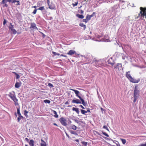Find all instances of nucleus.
<instances>
[{"label": "nucleus", "mask_w": 146, "mask_h": 146, "mask_svg": "<svg viewBox=\"0 0 146 146\" xmlns=\"http://www.w3.org/2000/svg\"><path fill=\"white\" fill-rule=\"evenodd\" d=\"M122 67V64L121 63H117V64L114 66V68L115 69H118L119 70H121L120 68Z\"/></svg>", "instance_id": "1a4fd4ad"}, {"label": "nucleus", "mask_w": 146, "mask_h": 146, "mask_svg": "<svg viewBox=\"0 0 146 146\" xmlns=\"http://www.w3.org/2000/svg\"><path fill=\"white\" fill-rule=\"evenodd\" d=\"M104 41H105V42H108V39H107L106 40H104Z\"/></svg>", "instance_id": "680f3d73"}, {"label": "nucleus", "mask_w": 146, "mask_h": 146, "mask_svg": "<svg viewBox=\"0 0 146 146\" xmlns=\"http://www.w3.org/2000/svg\"><path fill=\"white\" fill-rule=\"evenodd\" d=\"M71 128L74 130H76L77 127L74 125H73L71 126Z\"/></svg>", "instance_id": "cd10ccee"}, {"label": "nucleus", "mask_w": 146, "mask_h": 146, "mask_svg": "<svg viewBox=\"0 0 146 146\" xmlns=\"http://www.w3.org/2000/svg\"><path fill=\"white\" fill-rule=\"evenodd\" d=\"M69 104V102L68 101H67L65 103V104L66 105H67V104Z\"/></svg>", "instance_id": "bf43d9fd"}, {"label": "nucleus", "mask_w": 146, "mask_h": 146, "mask_svg": "<svg viewBox=\"0 0 146 146\" xmlns=\"http://www.w3.org/2000/svg\"><path fill=\"white\" fill-rule=\"evenodd\" d=\"M139 91L137 90V88L135 87L134 90V100L133 101L134 103L136 102L137 99L139 97Z\"/></svg>", "instance_id": "7ed1b4c3"}, {"label": "nucleus", "mask_w": 146, "mask_h": 146, "mask_svg": "<svg viewBox=\"0 0 146 146\" xmlns=\"http://www.w3.org/2000/svg\"><path fill=\"white\" fill-rule=\"evenodd\" d=\"M109 2L111 3L113 2V1L112 0H110Z\"/></svg>", "instance_id": "e2e57ef3"}, {"label": "nucleus", "mask_w": 146, "mask_h": 146, "mask_svg": "<svg viewBox=\"0 0 146 146\" xmlns=\"http://www.w3.org/2000/svg\"><path fill=\"white\" fill-rule=\"evenodd\" d=\"M95 12H93L92 14L91 15H90V18L94 16L95 15Z\"/></svg>", "instance_id": "a19ab883"}, {"label": "nucleus", "mask_w": 146, "mask_h": 146, "mask_svg": "<svg viewBox=\"0 0 146 146\" xmlns=\"http://www.w3.org/2000/svg\"><path fill=\"white\" fill-rule=\"evenodd\" d=\"M5 4V5H4L6 7H8V5L6 3H5V4Z\"/></svg>", "instance_id": "052dcab7"}, {"label": "nucleus", "mask_w": 146, "mask_h": 146, "mask_svg": "<svg viewBox=\"0 0 146 146\" xmlns=\"http://www.w3.org/2000/svg\"><path fill=\"white\" fill-rule=\"evenodd\" d=\"M70 132L71 134H74V135H77V133L76 132H75L74 131H70Z\"/></svg>", "instance_id": "4c0bfd02"}, {"label": "nucleus", "mask_w": 146, "mask_h": 146, "mask_svg": "<svg viewBox=\"0 0 146 146\" xmlns=\"http://www.w3.org/2000/svg\"><path fill=\"white\" fill-rule=\"evenodd\" d=\"M37 10V9H34L33 12V13L34 14H35L36 13Z\"/></svg>", "instance_id": "a18cd8bd"}, {"label": "nucleus", "mask_w": 146, "mask_h": 146, "mask_svg": "<svg viewBox=\"0 0 146 146\" xmlns=\"http://www.w3.org/2000/svg\"><path fill=\"white\" fill-rule=\"evenodd\" d=\"M7 2V0H3L1 3L2 4H4L6 3Z\"/></svg>", "instance_id": "ea45409f"}, {"label": "nucleus", "mask_w": 146, "mask_h": 146, "mask_svg": "<svg viewBox=\"0 0 146 146\" xmlns=\"http://www.w3.org/2000/svg\"><path fill=\"white\" fill-rule=\"evenodd\" d=\"M21 86V84L19 82H16L15 85V87L16 88H19Z\"/></svg>", "instance_id": "2eb2a0df"}, {"label": "nucleus", "mask_w": 146, "mask_h": 146, "mask_svg": "<svg viewBox=\"0 0 146 146\" xmlns=\"http://www.w3.org/2000/svg\"><path fill=\"white\" fill-rule=\"evenodd\" d=\"M80 106L83 109H85V108L82 105H80Z\"/></svg>", "instance_id": "6e6d98bb"}, {"label": "nucleus", "mask_w": 146, "mask_h": 146, "mask_svg": "<svg viewBox=\"0 0 146 146\" xmlns=\"http://www.w3.org/2000/svg\"><path fill=\"white\" fill-rule=\"evenodd\" d=\"M83 21L84 22H85L86 23H87V22H88V20L87 19H83Z\"/></svg>", "instance_id": "de8ad7c7"}, {"label": "nucleus", "mask_w": 146, "mask_h": 146, "mask_svg": "<svg viewBox=\"0 0 146 146\" xmlns=\"http://www.w3.org/2000/svg\"><path fill=\"white\" fill-rule=\"evenodd\" d=\"M53 125H56V126H58V125L56 123H53Z\"/></svg>", "instance_id": "338daca9"}, {"label": "nucleus", "mask_w": 146, "mask_h": 146, "mask_svg": "<svg viewBox=\"0 0 146 146\" xmlns=\"http://www.w3.org/2000/svg\"><path fill=\"white\" fill-rule=\"evenodd\" d=\"M104 62V60L103 59L98 60H95L93 61V63H95L97 66L100 67L103 65Z\"/></svg>", "instance_id": "39448f33"}, {"label": "nucleus", "mask_w": 146, "mask_h": 146, "mask_svg": "<svg viewBox=\"0 0 146 146\" xmlns=\"http://www.w3.org/2000/svg\"><path fill=\"white\" fill-rule=\"evenodd\" d=\"M34 141L33 140H31L29 142V144L30 146H34Z\"/></svg>", "instance_id": "4468645a"}, {"label": "nucleus", "mask_w": 146, "mask_h": 146, "mask_svg": "<svg viewBox=\"0 0 146 146\" xmlns=\"http://www.w3.org/2000/svg\"><path fill=\"white\" fill-rule=\"evenodd\" d=\"M124 48L125 49H128L131 48V46L128 44H124Z\"/></svg>", "instance_id": "412c9836"}, {"label": "nucleus", "mask_w": 146, "mask_h": 146, "mask_svg": "<svg viewBox=\"0 0 146 146\" xmlns=\"http://www.w3.org/2000/svg\"><path fill=\"white\" fill-rule=\"evenodd\" d=\"M15 94H12L11 92H10L9 94H8V96L10 98H11V97H12L13 96H14V95H15Z\"/></svg>", "instance_id": "a878e982"}, {"label": "nucleus", "mask_w": 146, "mask_h": 146, "mask_svg": "<svg viewBox=\"0 0 146 146\" xmlns=\"http://www.w3.org/2000/svg\"><path fill=\"white\" fill-rule=\"evenodd\" d=\"M79 25L82 27H83L84 28V30H85V29H86V26L83 23H80V24H79Z\"/></svg>", "instance_id": "aec40b11"}, {"label": "nucleus", "mask_w": 146, "mask_h": 146, "mask_svg": "<svg viewBox=\"0 0 146 146\" xmlns=\"http://www.w3.org/2000/svg\"><path fill=\"white\" fill-rule=\"evenodd\" d=\"M72 103H76L77 104L82 103V102L80 100L76 99H73L72 100Z\"/></svg>", "instance_id": "6e6552de"}, {"label": "nucleus", "mask_w": 146, "mask_h": 146, "mask_svg": "<svg viewBox=\"0 0 146 146\" xmlns=\"http://www.w3.org/2000/svg\"><path fill=\"white\" fill-rule=\"evenodd\" d=\"M116 145L117 146H120V144L119 143L117 144Z\"/></svg>", "instance_id": "774afa93"}, {"label": "nucleus", "mask_w": 146, "mask_h": 146, "mask_svg": "<svg viewBox=\"0 0 146 146\" xmlns=\"http://www.w3.org/2000/svg\"><path fill=\"white\" fill-rule=\"evenodd\" d=\"M24 114L26 117H28V115H27V113H26V114L25 113V114Z\"/></svg>", "instance_id": "69168bd1"}, {"label": "nucleus", "mask_w": 146, "mask_h": 146, "mask_svg": "<svg viewBox=\"0 0 146 146\" xmlns=\"http://www.w3.org/2000/svg\"><path fill=\"white\" fill-rule=\"evenodd\" d=\"M13 73L15 74V75L16 76V79H18L20 78V76L19 75L17 74V73L15 72H13Z\"/></svg>", "instance_id": "bb28decb"}, {"label": "nucleus", "mask_w": 146, "mask_h": 146, "mask_svg": "<svg viewBox=\"0 0 146 146\" xmlns=\"http://www.w3.org/2000/svg\"><path fill=\"white\" fill-rule=\"evenodd\" d=\"M129 71L127 72L126 73V76L130 82L133 83H137L140 81V80L139 78L136 80L135 79L133 78L131 76L130 74H129Z\"/></svg>", "instance_id": "f257e3e1"}, {"label": "nucleus", "mask_w": 146, "mask_h": 146, "mask_svg": "<svg viewBox=\"0 0 146 146\" xmlns=\"http://www.w3.org/2000/svg\"><path fill=\"white\" fill-rule=\"evenodd\" d=\"M66 136L67 137H68L69 138H70V137L69 136V135H68L66 133Z\"/></svg>", "instance_id": "4d7b16f0"}, {"label": "nucleus", "mask_w": 146, "mask_h": 146, "mask_svg": "<svg viewBox=\"0 0 146 146\" xmlns=\"http://www.w3.org/2000/svg\"><path fill=\"white\" fill-rule=\"evenodd\" d=\"M42 143H41V146H46V143L43 140L41 139Z\"/></svg>", "instance_id": "f3484780"}, {"label": "nucleus", "mask_w": 146, "mask_h": 146, "mask_svg": "<svg viewBox=\"0 0 146 146\" xmlns=\"http://www.w3.org/2000/svg\"><path fill=\"white\" fill-rule=\"evenodd\" d=\"M86 19H87L88 21L90 20L91 18L90 17V15H87L86 16Z\"/></svg>", "instance_id": "e433bc0d"}, {"label": "nucleus", "mask_w": 146, "mask_h": 146, "mask_svg": "<svg viewBox=\"0 0 146 146\" xmlns=\"http://www.w3.org/2000/svg\"><path fill=\"white\" fill-rule=\"evenodd\" d=\"M28 113V111H27V110H25L24 111V114H26V113Z\"/></svg>", "instance_id": "3c124183"}, {"label": "nucleus", "mask_w": 146, "mask_h": 146, "mask_svg": "<svg viewBox=\"0 0 146 146\" xmlns=\"http://www.w3.org/2000/svg\"><path fill=\"white\" fill-rule=\"evenodd\" d=\"M25 140L27 142H29V139L28 138H26L25 139Z\"/></svg>", "instance_id": "864d4df0"}, {"label": "nucleus", "mask_w": 146, "mask_h": 146, "mask_svg": "<svg viewBox=\"0 0 146 146\" xmlns=\"http://www.w3.org/2000/svg\"><path fill=\"white\" fill-rule=\"evenodd\" d=\"M10 25H11V26L9 27V29H11L12 30V29H13V25H12L11 23H10Z\"/></svg>", "instance_id": "393cba45"}, {"label": "nucleus", "mask_w": 146, "mask_h": 146, "mask_svg": "<svg viewBox=\"0 0 146 146\" xmlns=\"http://www.w3.org/2000/svg\"><path fill=\"white\" fill-rule=\"evenodd\" d=\"M81 113L83 114H85L86 113H87V111H86L83 110H81Z\"/></svg>", "instance_id": "c85d7f7f"}, {"label": "nucleus", "mask_w": 146, "mask_h": 146, "mask_svg": "<svg viewBox=\"0 0 146 146\" xmlns=\"http://www.w3.org/2000/svg\"><path fill=\"white\" fill-rule=\"evenodd\" d=\"M86 111H87V113L88 112H89V113H90V110H89H89H88Z\"/></svg>", "instance_id": "0e129e2a"}, {"label": "nucleus", "mask_w": 146, "mask_h": 146, "mask_svg": "<svg viewBox=\"0 0 146 146\" xmlns=\"http://www.w3.org/2000/svg\"><path fill=\"white\" fill-rule=\"evenodd\" d=\"M48 86L50 88H52L53 87V85L52 84L50 83H48Z\"/></svg>", "instance_id": "72a5a7b5"}, {"label": "nucleus", "mask_w": 146, "mask_h": 146, "mask_svg": "<svg viewBox=\"0 0 146 146\" xmlns=\"http://www.w3.org/2000/svg\"><path fill=\"white\" fill-rule=\"evenodd\" d=\"M18 117L17 118V120L18 122H19L20 120L23 118V117L21 115H19Z\"/></svg>", "instance_id": "6ab92c4d"}, {"label": "nucleus", "mask_w": 146, "mask_h": 146, "mask_svg": "<svg viewBox=\"0 0 146 146\" xmlns=\"http://www.w3.org/2000/svg\"><path fill=\"white\" fill-rule=\"evenodd\" d=\"M11 31H12L13 33L14 34H15L17 33V31L15 29H12Z\"/></svg>", "instance_id": "f704fd0d"}, {"label": "nucleus", "mask_w": 146, "mask_h": 146, "mask_svg": "<svg viewBox=\"0 0 146 146\" xmlns=\"http://www.w3.org/2000/svg\"><path fill=\"white\" fill-rule=\"evenodd\" d=\"M78 3V1H77L76 3H72V5L74 7L75 6L77 5Z\"/></svg>", "instance_id": "79ce46f5"}, {"label": "nucleus", "mask_w": 146, "mask_h": 146, "mask_svg": "<svg viewBox=\"0 0 146 146\" xmlns=\"http://www.w3.org/2000/svg\"><path fill=\"white\" fill-rule=\"evenodd\" d=\"M44 7L42 6V7H40L39 8H38L37 9L42 11V10H44Z\"/></svg>", "instance_id": "473e14b6"}, {"label": "nucleus", "mask_w": 146, "mask_h": 146, "mask_svg": "<svg viewBox=\"0 0 146 146\" xmlns=\"http://www.w3.org/2000/svg\"><path fill=\"white\" fill-rule=\"evenodd\" d=\"M75 53V51L72 50H70L67 53V54L69 55L72 56Z\"/></svg>", "instance_id": "9d476101"}, {"label": "nucleus", "mask_w": 146, "mask_h": 146, "mask_svg": "<svg viewBox=\"0 0 146 146\" xmlns=\"http://www.w3.org/2000/svg\"><path fill=\"white\" fill-rule=\"evenodd\" d=\"M72 119L77 123H79V121L78 120L75 119Z\"/></svg>", "instance_id": "37998d69"}, {"label": "nucleus", "mask_w": 146, "mask_h": 146, "mask_svg": "<svg viewBox=\"0 0 146 146\" xmlns=\"http://www.w3.org/2000/svg\"><path fill=\"white\" fill-rule=\"evenodd\" d=\"M126 56H124V55L123 54V56H122V58L123 60H124L125 59Z\"/></svg>", "instance_id": "8fccbe9b"}, {"label": "nucleus", "mask_w": 146, "mask_h": 146, "mask_svg": "<svg viewBox=\"0 0 146 146\" xmlns=\"http://www.w3.org/2000/svg\"><path fill=\"white\" fill-rule=\"evenodd\" d=\"M10 98L14 102L16 106L19 105V104L18 103V100L16 98L15 95L12 97H11Z\"/></svg>", "instance_id": "0eeeda50"}, {"label": "nucleus", "mask_w": 146, "mask_h": 146, "mask_svg": "<svg viewBox=\"0 0 146 146\" xmlns=\"http://www.w3.org/2000/svg\"><path fill=\"white\" fill-rule=\"evenodd\" d=\"M12 3H15L16 2H19V0H12Z\"/></svg>", "instance_id": "7c9ffc66"}, {"label": "nucleus", "mask_w": 146, "mask_h": 146, "mask_svg": "<svg viewBox=\"0 0 146 146\" xmlns=\"http://www.w3.org/2000/svg\"><path fill=\"white\" fill-rule=\"evenodd\" d=\"M47 3L48 4V5L50 4L49 0H47Z\"/></svg>", "instance_id": "5fc2aeb1"}, {"label": "nucleus", "mask_w": 146, "mask_h": 146, "mask_svg": "<svg viewBox=\"0 0 146 146\" xmlns=\"http://www.w3.org/2000/svg\"><path fill=\"white\" fill-rule=\"evenodd\" d=\"M49 7V8L51 9H54L55 8V7L54 5L51 3L50 4L48 5Z\"/></svg>", "instance_id": "9b49d317"}, {"label": "nucleus", "mask_w": 146, "mask_h": 146, "mask_svg": "<svg viewBox=\"0 0 146 146\" xmlns=\"http://www.w3.org/2000/svg\"><path fill=\"white\" fill-rule=\"evenodd\" d=\"M103 128L106 129V130H107L109 131V129H108V127H107V126L106 125L104 126Z\"/></svg>", "instance_id": "c03bdc74"}, {"label": "nucleus", "mask_w": 146, "mask_h": 146, "mask_svg": "<svg viewBox=\"0 0 146 146\" xmlns=\"http://www.w3.org/2000/svg\"><path fill=\"white\" fill-rule=\"evenodd\" d=\"M72 110L73 111H75L78 114L79 113V109L78 108H75L74 107L72 108Z\"/></svg>", "instance_id": "dca6fc26"}, {"label": "nucleus", "mask_w": 146, "mask_h": 146, "mask_svg": "<svg viewBox=\"0 0 146 146\" xmlns=\"http://www.w3.org/2000/svg\"><path fill=\"white\" fill-rule=\"evenodd\" d=\"M52 53L55 56H56V55L59 56L60 55V54L59 53H57L56 52H52Z\"/></svg>", "instance_id": "c9c22d12"}, {"label": "nucleus", "mask_w": 146, "mask_h": 146, "mask_svg": "<svg viewBox=\"0 0 146 146\" xmlns=\"http://www.w3.org/2000/svg\"><path fill=\"white\" fill-rule=\"evenodd\" d=\"M76 16L78 18L80 19H83L84 17L83 15H79V14H77Z\"/></svg>", "instance_id": "4be33fe9"}, {"label": "nucleus", "mask_w": 146, "mask_h": 146, "mask_svg": "<svg viewBox=\"0 0 146 146\" xmlns=\"http://www.w3.org/2000/svg\"><path fill=\"white\" fill-rule=\"evenodd\" d=\"M121 140L123 143V144H124L126 142V141L125 139H121Z\"/></svg>", "instance_id": "c756f323"}, {"label": "nucleus", "mask_w": 146, "mask_h": 146, "mask_svg": "<svg viewBox=\"0 0 146 146\" xmlns=\"http://www.w3.org/2000/svg\"><path fill=\"white\" fill-rule=\"evenodd\" d=\"M59 121L63 125L66 126L67 125V124L66 123V118L62 117L60 118Z\"/></svg>", "instance_id": "423d86ee"}, {"label": "nucleus", "mask_w": 146, "mask_h": 146, "mask_svg": "<svg viewBox=\"0 0 146 146\" xmlns=\"http://www.w3.org/2000/svg\"><path fill=\"white\" fill-rule=\"evenodd\" d=\"M102 134L103 135H105L107 137H109V135L107 134L106 133H105V132L103 131L102 132Z\"/></svg>", "instance_id": "58836bf2"}, {"label": "nucleus", "mask_w": 146, "mask_h": 146, "mask_svg": "<svg viewBox=\"0 0 146 146\" xmlns=\"http://www.w3.org/2000/svg\"><path fill=\"white\" fill-rule=\"evenodd\" d=\"M138 146H146V142L145 144H142Z\"/></svg>", "instance_id": "09e8293b"}, {"label": "nucleus", "mask_w": 146, "mask_h": 146, "mask_svg": "<svg viewBox=\"0 0 146 146\" xmlns=\"http://www.w3.org/2000/svg\"><path fill=\"white\" fill-rule=\"evenodd\" d=\"M82 143L83 145H84L85 146H87L88 143L87 142L85 141L82 142Z\"/></svg>", "instance_id": "2f4dec72"}, {"label": "nucleus", "mask_w": 146, "mask_h": 146, "mask_svg": "<svg viewBox=\"0 0 146 146\" xmlns=\"http://www.w3.org/2000/svg\"><path fill=\"white\" fill-rule=\"evenodd\" d=\"M7 23V21L5 19H4V21H3V25H5L6 23Z\"/></svg>", "instance_id": "49530a36"}, {"label": "nucleus", "mask_w": 146, "mask_h": 146, "mask_svg": "<svg viewBox=\"0 0 146 146\" xmlns=\"http://www.w3.org/2000/svg\"><path fill=\"white\" fill-rule=\"evenodd\" d=\"M108 63L110 64L111 65H113L114 62L112 58H110V59L108 61Z\"/></svg>", "instance_id": "f8f14e48"}, {"label": "nucleus", "mask_w": 146, "mask_h": 146, "mask_svg": "<svg viewBox=\"0 0 146 146\" xmlns=\"http://www.w3.org/2000/svg\"><path fill=\"white\" fill-rule=\"evenodd\" d=\"M17 113L18 114V115H21L20 112V108H17Z\"/></svg>", "instance_id": "5701e85b"}, {"label": "nucleus", "mask_w": 146, "mask_h": 146, "mask_svg": "<svg viewBox=\"0 0 146 146\" xmlns=\"http://www.w3.org/2000/svg\"><path fill=\"white\" fill-rule=\"evenodd\" d=\"M44 102L45 103L50 104V101L49 100H44Z\"/></svg>", "instance_id": "b1692460"}, {"label": "nucleus", "mask_w": 146, "mask_h": 146, "mask_svg": "<svg viewBox=\"0 0 146 146\" xmlns=\"http://www.w3.org/2000/svg\"><path fill=\"white\" fill-rule=\"evenodd\" d=\"M31 27L33 29L38 30V28L36 27V25L35 23H31Z\"/></svg>", "instance_id": "ddd939ff"}, {"label": "nucleus", "mask_w": 146, "mask_h": 146, "mask_svg": "<svg viewBox=\"0 0 146 146\" xmlns=\"http://www.w3.org/2000/svg\"><path fill=\"white\" fill-rule=\"evenodd\" d=\"M140 9L141 11H140V13L139 14V16H141V18L144 20V18H145L146 19V13L145 10H144L143 8L142 7L140 8Z\"/></svg>", "instance_id": "20e7f679"}, {"label": "nucleus", "mask_w": 146, "mask_h": 146, "mask_svg": "<svg viewBox=\"0 0 146 146\" xmlns=\"http://www.w3.org/2000/svg\"><path fill=\"white\" fill-rule=\"evenodd\" d=\"M74 92L76 96L77 97H78L81 100V102H82V104L84 106H86L87 104V103H86L85 102L84 100L82 99L80 96L79 95V94L80 93L77 90H74V89H71Z\"/></svg>", "instance_id": "f03ea898"}, {"label": "nucleus", "mask_w": 146, "mask_h": 146, "mask_svg": "<svg viewBox=\"0 0 146 146\" xmlns=\"http://www.w3.org/2000/svg\"><path fill=\"white\" fill-rule=\"evenodd\" d=\"M52 113L53 114H54V116L56 118H57L58 117V114H57L56 112L54 110L52 111Z\"/></svg>", "instance_id": "a211bd4d"}, {"label": "nucleus", "mask_w": 146, "mask_h": 146, "mask_svg": "<svg viewBox=\"0 0 146 146\" xmlns=\"http://www.w3.org/2000/svg\"><path fill=\"white\" fill-rule=\"evenodd\" d=\"M7 0V2H8L9 3L11 2L12 3V0Z\"/></svg>", "instance_id": "603ef678"}, {"label": "nucleus", "mask_w": 146, "mask_h": 146, "mask_svg": "<svg viewBox=\"0 0 146 146\" xmlns=\"http://www.w3.org/2000/svg\"><path fill=\"white\" fill-rule=\"evenodd\" d=\"M74 54H75V55L76 56H78L79 55V54H78L76 53V51H75V53H74Z\"/></svg>", "instance_id": "13d9d810"}]
</instances>
